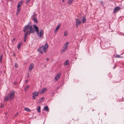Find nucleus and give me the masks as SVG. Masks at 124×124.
I'll use <instances>...</instances> for the list:
<instances>
[{
	"label": "nucleus",
	"instance_id": "obj_1",
	"mask_svg": "<svg viewBox=\"0 0 124 124\" xmlns=\"http://www.w3.org/2000/svg\"><path fill=\"white\" fill-rule=\"evenodd\" d=\"M48 46V45L47 43H46L44 45L41 46L38 50L39 53L41 54H43L44 52L46 53L47 51Z\"/></svg>",
	"mask_w": 124,
	"mask_h": 124
},
{
	"label": "nucleus",
	"instance_id": "obj_2",
	"mask_svg": "<svg viewBox=\"0 0 124 124\" xmlns=\"http://www.w3.org/2000/svg\"><path fill=\"white\" fill-rule=\"evenodd\" d=\"M29 28L30 30L29 31L30 32V33H32L34 32L35 31L34 29L32 28L31 26V25L30 22H29L27 25H26L24 28L23 29V31L25 32L27 30V29Z\"/></svg>",
	"mask_w": 124,
	"mask_h": 124
},
{
	"label": "nucleus",
	"instance_id": "obj_3",
	"mask_svg": "<svg viewBox=\"0 0 124 124\" xmlns=\"http://www.w3.org/2000/svg\"><path fill=\"white\" fill-rule=\"evenodd\" d=\"M15 91L12 90L9 93H8L10 100H12L14 98L15 96Z\"/></svg>",
	"mask_w": 124,
	"mask_h": 124
},
{
	"label": "nucleus",
	"instance_id": "obj_4",
	"mask_svg": "<svg viewBox=\"0 0 124 124\" xmlns=\"http://www.w3.org/2000/svg\"><path fill=\"white\" fill-rule=\"evenodd\" d=\"M36 34L39 37L41 38L42 37L43 35V31L42 30H41L39 32L38 31V32H36Z\"/></svg>",
	"mask_w": 124,
	"mask_h": 124
},
{
	"label": "nucleus",
	"instance_id": "obj_5",
	"mask_svg": "<svg viewBox=\"0 0 124 124\" xmlns=\"http://www.w3.org/2000/svg\"><path fill=\"white\" fill-rule=\"evenodd\" d=\"M75 22H76V26L77 27H78V26L80 24L81 21L79 19H77L75 20Z\"/></svg>",
	"mask_w": 124,
	"mask_h": 124
},
{
	"label": "nucleus",
	"instance_id": "obj_6",
	"mask_svg": "<svg viewBox=\"0 0 124 124\" xmlns=\"http://www.w3.org/2000/svg\"><path fill=\"white\" fill-rule=\"evenodd\" d=\"M61 73H58L57 75L55 76V79L56 81H57L60 78L61 76Z\"/></svg>",
	"mask_w": 124,
	"mask_h": 124
},
{
	"label": "nucleus",
	"instance_id": "obj_7",
	"mask_svg": "<svg viewBox=\"0 0 124 124\" xmlns=\"http://www.w3.org/2000/svg\"><path fill=\"white\" fill-rule=\"evenodd\" d=\"M33 26L35 30L36 31V32L38 33V31H39V27L35 25H34Z\"/></svg>",
	"mask_w": 124,
	"mask_h": 124
},
{
	"label": "nucleus",
	"instance_id": "obj_8",
	"mask_svg": "<svg viewBox=\"0 0 124 124\" xmlns=\"http://www.w3.org/2000/svg\"><path fill=\"white\" fill-rule=\"evenodd\" d=\"M34 67V65L33 63H31L29 68V70L31 71Z\"/></svg>",
	"mask_w": 124,
	"mask_h": 124
},
{
	"label": "nucleus",
	"instance_id": "obj_9",
	"mask_svg": "<svg viewBox=\"0 0 124 124\" xmlns=\"http://www.w3.org/2000/svg\"><path fill=\"white\" fill-rule=\"evenodd\" d=\"M68 45L69 43L68 42L66 43L64 46L63 48L67 50Z\"/></svg>",
	"mask_w": 124,
	"mask_h": 124
},
{
	"label": "nucleus",
	"instance_id": "obj_10",
	"mask_svg": "<svg viewBox=\"0 0 124 124\" xmlns=\"http://www.w3.org/2000/svg\"><path fill=\"white\" fill-rule=\"evenodd\" d=\"M10 100L9 96V94H8L6 97L4 99V100L6 101H7L8 100Z\"/></svg>",
	"mask_w": 124,
	"mask_h": 124
},
{
	"label": "nucleus",
	"instance_id": "obj_11",
	"mask_svg": "<svg viewBox=\"0 0 124 124\" xmlns=\"http://www.w3.org/2000/svg\"><path fill=\"white\" fill-rule=\"evenodd\" d=\"M46 91V89L45 88H44L40 90L39 91V92L40 93H44V92H45Z\"/></svg>",
	"mask_w": 124,
	"mask_h": 124
},
{
	"label": "nucleus",
	"instance_id": "obj_12",
	"mask_svg": "<svg viewBox=\"0 0 124 124\" xmlns=\"http://www.w3.org/2000/svg\"><path fill=\"white\" fill-rule=\"evenodd\" d=\"M23 0H21V1H19L17 5V8H18L20 7L23 4Z\"/></svg>",
	"mask_w": 124,
	"mask_h": 124
},
{
	"label": "nucleus",
	"instance_id": "obj_13",
	"mask_svg": "<svg viewBox=\"0 0 124 124\" xmlns=\"http://www.w3.org/2000/svg\"><path fill=\"white\" fill-rule=\"evenodd\" d=\"M32 94L34 96L37 97L38 96V93L37 92H35L32 93Z\"/></svg>",
	"mask_w": 124,
	"mask_h": 124
},
{
	"label": "nucleus",
	"instance_id": "obj_14",
	"mask_svg": "<svg viewBox=\"0 0 124 124\" xmlns=\"http://www.w3.org/2000/svg\"><path fill=\"white\" fill-rule=\"evenodd\" d=\"M120 8H114L113 9L114 13H115L117 11L120 10Z\"/></svg>",
	"mask_w": 124,
	"mask_h": 124
},
{
	"label": "nucleus",
	"instance_id": "obj_15",
	"mask_svg": "<svg viewBox=\"0 0 124 124\" xmlns=\"http://www.w3.org/2000/svg\"><path fill=\"white\" fill-rule=\"evenodd\" d=\"M44 110L47 112L49 111V109L48 108L47 106H45L44 108Z\"/></svg>",
	"mask_w": 124,
	"mask_h": 124
},
{
	"label": "nucleus",
	"instance_id": "obj_16",
	"mask_svg": "<svg viewBox=\"0 0 124 124\" xmlns=\"http://www.w3.org/2000/svg\"><path fill=\"white\" fill-rule=\"evenodd\" d=\"M30 86L29 85H27L24 89L25 92H26L29 88Z\"/></svg>",
	"mask_w": 124,
	"mask_h": 124
},
{
	"label": "nucleus",
	"instance_id": "obj_17",
	"mask_svg": "<svg viewBox=\"0 0 124 124\" xmlns=\"http://www.w3.org/2000/svg\"><path fill=\"white\" fill-rule=\"evenodd\" d=\"M22 45V43L21 42H20L17 45V48H18V49H19L20 47Z\"/></svg>",
	"mask_w": 124,
	"mask_h": 124
},
{
	"label": "nucleus",
	"instance_id": "obj_18",
	"mask_svg": "<svg viewBox=\"0 0 124 124\" xmlns=\"http://www.w3.org/2000/svg\"><path fill=\"white\" fill-rule=\"evenodd\" d=\"M69 63V61L68 60L66 61L64 63V65H67Z\"/></svg>",
	"mask_w": 124,
	"mask_h": 124
},
{
	"label": "nucleus",
	"instance_id": "obj_19",
	"mask_svg": "<svg viewBox=\"0 0 124 124\" xmlns=\"http://www.w3.org/2000/svg\"><path fill=\"white\" fill-rule=\"evenodd\" d=\"M60 27V25H58L57 26V27L55 28V32H56V31H57L58 29Z\"/></svg>",
	"mask_w": 124,
	"mask_h": 124
},
{
	"label": "nucleus",
	"instance_id": "obj_20",
	"mask_svg": "<svg viewBox=\"0 0 124 124\" xmlns=\"http://www.w3.org/2000/svg\"><path fill=\"white\" fill-rule=\"evenodd\" d=\"M21 8H17V11L16 13V15H18L19 13L20 10Z\"/></svg>",
	"mask_w": 124,
	"mask_h": 124
},
{
	"label": "nucleus",
	"instance_id": "obj_21",
	"mask_svg": "<svg viewBox=\"0 0 124 124\" xmlns=\"http://www.w3.org/2000/svg\"><path fill=\"white\" fill-rule=\"evenodd\" d=\"M33 20L36 23H38V21H37L36 18L35 17L33 18Z\"/></svg>",
	"mask_w": 124,
	"mask_h": 124
},
{
	"label": "nucleus",
	"instance_id": "obj_22",
	"mask_svg": "<svg viewBox=\"0 0 124 124\" xmlns=\"http://www.w3.org/2000/svg\"><path fill=\"white\" fill-rule=\"evenodd\" d=\"M44 98V97H42L38 101L39 103H40L42 101H43V100Z\"/></svg>",
	"mask_w": 124,
	"mask_h": 124
},
{
	"label": "nucleus",
	"instance_id": "obj_23",
	"mask_svg": "<svg viewBox=\"0 0 124 124\" xmlns=\"http://www.w3.org/2000/svg\"><path fill=\"white\" fill-rule=\"evenodd\" d=\"M86 21V19L85 18V17H83V19H82V23H84Z\"/></svg>",
	"mask_w": 124,
	"mask_h": 124
},
{
	"label": "nucleus",
	"instance_id": "obj_24",
	"mask_svg": "<svg viewBox=\"0 0 124 124\" xmlns=\"http://www.w3.org/2000/svg\"><path fill=\"white\" fill-rule=\"evenodd\" d=\"M37 110L38 112H40V106H39Z\"/></svg>",
	"mask_w": 124,
	"mask_h": 124
},
{
	"label": "nucleus",
	"instance_id": "obj_25",
	"mask_svg": "<svg viewBox=\"0 0 124 124\" xmlns=\"http://www.w3.org/2000/svg\"><path fill=\"white\" fill-rule=\"evenodd\" d=\"M74 0H69L68 2L69 4H70Z\"/></svg>",
	"mask_w": 124,
	"mask_h": 124
},
{
	"label": "nucleus",
	"instance_id": "obj_26",
	"mask_svg": "<svg viewBox=\"0 0 124 124\" xmlns=\"http://www.w3.org/2000/svg\"><path fill=\"white\" fill-rule=\"evenodd\" d=\"M68 34V32L67 31H65L64 33V36H66Z\"/></svg>",
	"mask_w": 124,
	"mask_h": 124
},
{
	"label": "nucleus",
	"instance_id": "obj_27",
	"mask_svg": "<svg viewBox=\"0 0 124 124\" xmlns=\"http://www.w3.org/2000/svg\"><path fill=\"white\" fill-rule=\"evenodd\" d=\"M24 109H25V110L26 111H29V112L30 111V110L28 108H25Z\"/></svg>",
	"mask_w": 124,
	"mask_h": 124
},
{
	"label": "nucleus",
	"instance_id": "obj_28",
	"mask_svg": "<svg viewBox=\"0 0 124 124\" xmlns=\"http://www.w3.org/2000/svg\"><path fill=\"white\" fill-rule=\"evenodd\" d=\"M67 50L63 48V49L62 50L61 53H64Z\"/></svg>",
	"mask_w": 124,
	"mask_h": 124
},
{
	"label": "nucleus",
	"instance_id": "obj_29",
	"mask_svg": "<svg viewBox=\"0 0 124 124\" xmlns=\"http://www.w3.org/2000/svg\"><path fill=\"white\" fill-rule=\"evenodd\" d=\"M30 34V32L29 31H27L25 33V35H27L28 34Z\"/></svg>",
	"mask_w": 124,
	"mask_h": 124
},
{
	"label": "nucleus",
	"instance_id": "obj_30",
	"mask_svg": "<svg viewBox=\"0 0 124 124\" xmlns=\"http://www.w3.org/2000/svg\"><path fill=\"white\" fill-rule=\"evenodd\" d=\"M116 58H119L120 57V56L118 54H116Z\"/></svg>",
	"mask_w": 124,
	"mask_h": 124
},
{
	"label": "nucleus",
	"instance_id": "obj_31",
	"mask_svg": "<svg viewBox=\"0 0 124 124\" xmlns=\"http://www.w3.org/2000/svg\"><path fill=\"white\" fill-rule=\"evenodd\" d=\"M18 66V65L16 63L15 64V67L16 68Z\"/></svg>",
	"mask_w": 124,
	"mask_h": 124
},
{
	"label": "nucleus",
	"instance_id": "obj_32",
	"mask_svg": "<svg viewBox=\"0 0 124 124\" xmlns=\"http://www.w3.org/2000/svg\"><path fill=\"white\" fill-rule=\"evenodd\" d=\"M30 0H27L26 2V4H27L29 2Z\"/></svg>",
	"mask_w": 124,
	"mask_h": 124
},
{
	"label": "nucleus",
	"instance_id": "obj_33",
	"mask_svg": "<svg viewBox=\"0 0 124 124\" xmlns=\"http://www.w3.org/2000/svg\"><path fill=\"white\" fill-rule=\"evenodd\" d=\"M4 105L2 104L0 106V107L1 108H2L4 107Z\"/></svg>",
	"mask_w": 124,
	"mask_h": 124
},
{
	"label": "nucleus",
	"instance_id": "obj_34",
	"mask_svg": "<svg viewBox=\"0 0 124 124\" xmlns=\"http://www.w3.org/2000/svg\"><path fill=\"white\" fill-rule=\"evenodd\" d=\"M2 58L0 57V62H2Z\"/></svg>",
	"mask_w": 124,
	"mask_h": 124
},
{
	"label": "nucleus",
	"instance_id": "obj_35",
	"mask_svg": "<svg viewBox=\"0 0 124 124\" xmlns=\"http://www.w3.org/2000/svg\"><path fill=\"white\" fill-rule=\"evenodd\" d=\"M35 97L36 96H33V97H32L33 98V99H34V100L36 99V98H35Z\"/></svg>",
	"mask_w": 124,
	"mask_h": 124
},
{
	"label": "nucleus",
	"instance_id": "obj_36",
	"mask_svg": "<svg viewBox=\"0 0 124 124\" xmlns=\"http://www.w3.org/2000/svg\"><path fill=\"white\" fill-rule=\"evenodd\" d=\"M27 37V35H24V38H26Z\"/></svg>",
	"mask_w": 124,
	"mask_h": 124
},
{
	"label": "nucleus",
	"instance_id": "obj_37",
	"mask_svg": "<svg viewBox=\"0 0 124 124\" xmlns=\"http://www.w3.org/2000/svg\"><path fill=\"white\" fill-rule=\"evenodd\" d=\"M26 38H24V42L26 41Z\"/></svg>",
	"mask_w": 124,
	"mask_h": 124
},
{
	"label": "nucleus",
	"instance_id": "obj_38",
	"mask_svg": "<svg viewBox=\"0 0 124 124\" xmlns=\"http://www.w3.org/2000/svg\"><path fill=\"white\" fill-rule=\"evenodd\" d=\"M15 38H14L13 39H12V41H15Z\"/></svg>",
	"mask_w": 124,
	"mask_h": 124
},
{
	"label": "nucleus",
	"instance_id": "obj_39",
	"mask_svg": "<svg viewBox=\"0 0 124 124\" xmlns=\"http://www.w3.org/2000/svg\"><path fill=\"white\" fill-rule=\"evenodd\" d=\"M2 56H3L2 54H1L0 57H1L2 58Z\"/></svg>",
	"mask_w": 124,
	"mask_h": 124
},
{
	"label": "nucleus",
	"instance_id": "obj_40",
	"mask_svg": "<svg viewBox=\"0 0 124 124\" xmlns=\"http://www.w3.org/2000/svg\"><path fill=\"white\" fill-rule=\"evenodd\" d=\"M18 114V113H17L16 114H15V116H16Z\"/></svg>",
	"mask_w": 124,
	"mask_h": 124
},
{
	"label": "nucleus",
	"instance_id": "obj_41",
	"mask_svg": "<svg viewBox=\"0 0 124 124\" xmlns=\"http://www.w3.org/2000/svg\"><path fill=\"white\" fill-rule=\"evenodd\" d=\"M28 81V80H26L25 81V82L27 83Z\"/></svg>",
	"mask_w": 124,
	"mask_h": 124
},
{
	"label": "nucleus",
	"instance_id": "obj_42",
	"mask_svg": "<svg viewBox=\"0 0 124 124\" xmlns=\"http://www.w3.org/2000/svg\"><path fill=\"white\" fill-rule=\"evenodd\" d=\"M29 73H28V74H27V77H29Z\"/></svg>",
	"mask_w": 124,
	"mask_h": 124
},
{
	"label": "nucleus",
	"instance_id": "obj_43",
	"mask_svg": "<svg viewBox=\"0 0 124 124\" xmlns=\"http://www.w3.org/2000/svg\"><path fill=\"white\" fill-rule=\"evenodd\" d=\"M13 55L14 56V57L15 56V55L14 53H13Z\"/></svg>",
	"mask_w": 124,
	"mask_h": 124
},
{
	"label": "nucleus",
	"instance_id": "obj_44",
	"mask_svg": "<svg viewBox=\"0 0 124 124\" xmlns=\"http://www.w3.org/2000/svg\"><path fill=\"white\" fill-rule=\"evenodd\" d=\"M59 88H59V87H57L56 88V89H59Z\"/></svg>",
	"mask_w": 124,
	"mask_h": 124
},
{
	"label": "nucleus",
	"instance_id": "obj_45",
	"mask_svg": "<svg viewBox=\"0 0 124 124\" xmlns=\"http://www.w3.org/2000/svg\"><path fill=\"white\" fill-rule=\"evenodd\" d=\"M96 99V97H94V98H93H93H92V100L94 99Z\"/></svg>",
	"mask_w": 124,
	"mask_h": 124
},
{
	"label": "nucleus",
	"instance_id": "obj_46",
	"mask_svg": "<svg viewBox=\"0 0 124 124\" xmlns=\"http://www.w3.org/2000/svg\"><path fill=\"white\" fill-rule=\"evenodd\" d=\"M49 59V58H47L46 59V61H47V60H48Z\"/></svg>",
	"mask_w": 124,
	"mask_h": 124
},
{
	"label": "nucleus",
	"instance_id": "obj_47",
	"mask_svg": "<svg viewBox=\"0 0 124 124\" xmlns=\"http://www.w3.org/2000/svg\"><path fill=\"white\" fill-rule=\"evenodd\" d=\"M16 82H14V85H16Z\"/></svg>",
	"mask_w": 124,
	"mask_h": 124
},
{
	"label": "nucleus",
	"instance_id": "obj_48",
	"mask_svg": "<svg viewBox=\"0 0 124 124\" xmlns=\"http://www.w3.org/2000/svg\"><path fill=\"white\" fill-rule=\"evenodd\" d=\"M115 8H120V7H116Z\"/></svg>",
	"mask_w": 124,
	"mask_h": 124
},
{
	"label": "nucleus",
	"instance_id": "obj_49",
	"mask_svg": "<svg viewBox=\"0 0 124 124\" xmlns=\"http://www.w3.org/2000/svg\"><path fill=\"white\" fill-rule=\"evenodd\" d=\"M62 1L63 2L64 1V0H63Z\"/></svg>",
	"mask_w": 124,
	"mask_h": 124
}]
</instances>
